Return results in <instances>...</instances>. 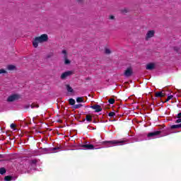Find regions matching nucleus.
<instances>
[{"label": "nucleus", "mask_w": 181, "mask_h": 181, "mask_svg": "<svg viewBox=\"0 0 181 181\" xmlns=\"http://www.w3.org/2000/svg\"><path fill=\"white\" fill-rule=\"evenodd\" d=\"M105 53L106 54H111V50H110V49H105Z\"/></svg>", "instance_id": "obj_28"}, {"label": "nucleus", "mask_w": 181, "mask_h": 181, "mask_svg": "<svg viewBox=\"0 0 181 181\" xmlns=\"http://www.w3.org/2000/svg\"><path fill=\"white\" fill-rule=\"evenodd\" d=\"M176 118L180 119L181 118V112L178 113L176 116Z\"/></svg>", "instance_id": "obj_33"}, {"label": "nucleus", "mask_w": 181, "mask_h": 181, "mask_svg": "<svg viewBox=\"0 0 181 181\" xmlns=\"http://www.w3.org/2000/svg\"><path fill=\"white\" fill-rule=\"evenodd\" d=\"M180 47H174V50H175V52H179V50H180Z\"/></svg>", "instance_id": "obj_30"}, {"label": "nucleus", "mask_w": 181, "mask_h": 181, "mask_svg": "<svg viewBox=\"0 0 181 181\" xmlns=\"http://www.w3.org/2000/svg\"><path fill=\"white\" fill-rule=\"evenodd\" d=\"M179 128H181V124L170 126V129H179Z\"/></svg>", "instance_id": "obj_14"}, {"label": "nucleus", "mask_w": 181, "mask_h": 181, "mask_svg": "<svg viewBox=\"0 0 181 181\" xmlns=\"http://www.w3.org/2000/svg\"><path fill=\"white\" fill-rule=\"evenodd\" d=\"M47 57L49 58V57H50V55H48Z\"/></svg>", "instance_id": "obj_40"}, {"label": "nucleus", "mask_w": 181, "mask_h": 181, "mask_svg": "<svg viewBox=\"0 0 181 181\" xmlns=\"http://www.w3.org/2000/svg\"><path fill=\"white\" fill-rule=\"evenodd\" d=\"M5 181H11L12 180V177L10 175H7L4 177Z\"/></svg>", "instance_id": "obj_21"}, {"label": "nucleus", "mask_w": 181, "mask_h": 181, "mask_svg": "<svg viewBox=\"0 0 181 181\" xmlns=\"http://www.w3.org/2000/svg\"><path fill=\"white\" fill-rule=\"evenodd\" d=\"M95 122H96L95 120H94V121H93V123L95 124Z\"/></svg>", "instance_id": "obj_39"}, {"label": "nucleus", "mask_w": 181, "mask_h": 181, "mask_svg": "<svg viewBox=\"0 0 181 181\" xmlns=\"http://www.w3.org/2000/svg\"><path fill=\"white\" fill-rule=\"evenodd\" d=\"M153 36H155V31L149 30L146 35V40H149V39L153 37Z\"/></svg>", "instance_id": "obj_9"}, {"label": "nucleus", "mask_w": 181, "mask_h": 181, "mask_svg": "<svg viewBox=\"0 0 181 181\" xmlns=\"http://www.w3.org/2000/svg\"><path fill=\"white\" fill-rule=\"evenodd\" d=\"M4 158V156L2 154H0V159H2Z\"/></svg>", "instance_id": "obj_36"}, {"label": "nucleus", "mask_w": 181, "mask_h": 181, "mask_svg": "<svg viewBox=\"0 0 181 181\" xmlns=\"http://www.w3.org/2000/svg\"><path fill=\"white\" fill-rule=\"evenodd\" d=\"M133 73H134V71H132V68L129 67L124 71V76H125V77H131V76H132Z\"/></svg>", "instance_id": "obj_8"}, {"label": "nucleus", "mask_w": 181, "mask_h": 181, "mask_svg": "<svg viewBox=\"0 0 181 181\" xmlns=\"http://www.w3.org/2000/svg\"><path fill=\"white\" fill-rule=\"evenodd\" d=\"M108 103H109L110 104H115V99H114V98H110V99L108 100Z\"/></svg>", "instance_id": "obj_23"}, {"label": "nucleus", "mask_w": 181, "mask_h": 181, "mask_svg": "<svg viewBox=\"0 0 181 181\" xmlns=\"http://www.w3.org/2000/svg\"><path fill=\"white\" fill-rule=\"evenodd\" d=\"M126 142H128V139L106 141H104V144L107 146H115L118 144H125Z\"/></svg>", "instance_id": "obj_2"}, {"label": "nucleus", "mask_w": 181, "mask_h": 181, "mask_svg": "<svg viewBox=\"0 0 181 181\" xmlns=\"http://www.w3.org/2000/svg\"><path fill=\"white\" fill-rule=\"evenodd\" d=\"M146 70H153L155 69V64L150 63L148 64L146 66Z\"/></svg>", "instance_id": "obj_11"}, {"label": "nucleus", "mask_w": 181, "mask_h": 181, "mask_svg": "<svg viewBox=\"0 0 181 181\" xmlns=\"http://www.w3.org/2000/svg\"><path fill=\"white\" fill-rule=\"evenodd\" d=\"M31 163H33V165H36V163H37V160H32Z\"/></svg>", "instance_id": "obj_31"}, {"label": "nucleus", "mask_w": 181, "mask_h": 181, "mask_svg": "<svg viewBox=\"0 0 181 181\" xmlns=\"http://www.w3.org/2000/svg\"><path fill=\"white\" fill-rule=\"evenodd\" d=\"M49 40V36L47 34H42L39 37H35L33 41V47H37L39 46V43H44V42H47Z\"/></svg>", "instance_id": "obj_1"}, {"label": "nucleus", "mask_w": 181, "mask_h": 181, "mask_svg": "<svg viewBox=\"0 0 181 181\" xmlns=\"http://www.w3.org/2000/svg\"><path fill=\"white\" fill-rule=\"evenodd\" d=\"M66 90L69 93H73L74 90L70 85H66Z\"/></svg>", "instance_id": "obj_15"}, {"label": "nucleus", "mask_w": 181, "mask_h": 181, "mask_svg": "<svg viewBox=\"0 0 181 181\" xmlns=\"http://www.w3.org/2000/svg\"><path fill=\"white\" fill-rule=\"evenodd\" d=\"M31 108H39V105H37L36 103H33L31 105Z\"/></svg>", "instance_id": "obj_25"}, {"label": "nucleus", "mask_w": 181, "mask_h": 181, "mask_svg": "<svg viewBox=\"0 0 181 181\" xmlns=\"http://www.w3.org/2000/svg\"><path fill=\"white\" fill-rule=\"evenodd\" d=\"M108 116H109V117H115V112H109Z\"/></svg>", "instance_id": "obj_27"}, {"label": "nucleus", "mask_w": 181, "mask_h": 181, "mask_svg": "<svg viewBox=\"0 0 181 181\" xmlns=\"http://www.w3.org/2000/svg\"><path fill=\"white\" fill-rule=\"evenodd\" d=\"M165 95H166V93H163L162 91L156 92L155 93V97H156L157 98H162L165 97Z\"/></svg>", "instance_id": "obj_10"}, {"label": "nucleus", "mask_w": 181, "mask_h": 181, "mask_svg": "<svg viewBox=\"0 0 181 181\" xmlns=\"http://www.w3.org/2000/svg\"><path fill=\"white\" fill-rule=\"evenodd\" d=\"M180 122H181V118H180L175 121V124H180Z\"/></svg>", "instance_id": "obj_32"}, {"label": "nucleus", "mask_w": 181, "mask_h": 181, "mask_svg": "<svg viewBox=\"0 0 181 181\" xmlns=\"http://www.w3.org/2000/svg\"><path fill=\"white\" fill-rule=\"evenodd\" d=\"M8 70H15L16 69V66L15 65H8L7 66Z\"/></svg>", "instance_id": "obj_18"}, {"label": "nucleus", "mask_w": 181, "mask_h": 181, "mask_svg": "<svg viewBox=\"0 0 181 181\" xmlns=\"http://www.w3.org/2000/svg\"><path fill=\"white\" fill-rule=\"evenodd\" d=\"M6 173V170L5 168H0V175H5Z\"/></svg>", "instance_id": "obj_17"}, {"label": "nucleus", "mask_w": 181, "mask_h": 181, "mask_svg": "<svg viewBox=\"0 0 181 181\" xmlns=\"http://www.w3.org/2000/svg\"><path fill=\"white\" fill-rule=\"evenodd\" d=\"M90 108L95 110V112H100V111H103V107H101V105H93V106H90Z\"/></svg>", "instance_id": "obj_6"}, {"label": "nucleus", "mask_w": 181, "mask_h": 181, "mask_svg": "<svg viewBox=\"0 0 181 181\" xmlns=\"http://www.w3.org/2000/svg\"><path fill=\"white\" fill-rule=\"evenodd\" d=\"M6 73H8L6 70L3 69H0V74H6Z\"/></svg>", "instance_id": "obj_26"}, {"label": "nucleus", "mask_w": 181, "mask_h": 181, "mask_svg": "<svg viewBox=\"0 0 181 181\" xmlns=\"http://www.w3.org/2000/svg\"><path fill=\"white\" fill-rule=\"evenodd\" d=\"M81 107H83V105H81V104L75 105L74 106V110H78V108H81Z\"/></svg>", "instance_id": "obj_20"}, {"label": "nucleus", "mask_w": 181, "mask_h": 181, "mask_svg": "<svg viewBox=\"0 0 181 181\" xmlns=\"http://www.w3.org/2000/svg\"><path fill=\"white\" fill-rule=\"evenodd\" d=\"M162 132L160 131H156L153 132H150L147 134L148 138H153V136H158V135H160Z\"/></svg>", "instance_id": "obj_7"}, {"label": "nucleus", "mask_w": 181, "mask_h": 181, "mask_svg": "<svg viewBox=\"0 0 181 181\" xmlns=\"http://www.w3.org/2000/svg\"><path fill=\"white\" fill-rule=\"evenodd\" d=\"M173 98V95H169L168 96L167 99L165 100V103H168V101H170V100H172Z\"/></svg>", "instance_id": "obj_24"}, {"label": "nucleus", "mask_w": 181, "mask_h": 181, "mask_svg": "<svg viewBox=\"0 0 181 181\" xmlns=\"http://www.w3.org/2000/svg\"><path fill=\"white\" fill-rule=\"evenodd\" d=\"M82 148H86V149H94V145L93 144H82Z\"/></svg>", "instance_id": "obj_12"}, {"label": "nucleus", "mask_w": 181, "mask_h": 181, "mask_svg": "<svg viewBox=\"0 0 181 181\" xmlns=\"http://www.w3.org/2000/svg\"><path fill=\"white\" fill-rule=\"evenodd\" d=\"M110 19L112 20V19H115V17L114 16H110L109 17Z\"/></svg>", "instance_id": "obj_35"}, {"label": "nucleus", "mask_w": 181, "mask_h": 181, "mask_svg": "<svg viewBox=\"0 0 181 181\" xmlns=\"http://www.w3.org/2000/svg\"><path fill=\"white\" fill-rule=\"evenodd\" d=\"M88 121V122H93V116H91L90 115H87L86 119H83V122H84L85 121Z\"/></svg>", "instance_id": "obj_13"}, {"label": "nucleus", "mask_w": 181, "mask_h": 181, "mask_svg": "<svg viewBox=\"0 0 181 181\" xmlns=\"http://www.w3.org/2000/svg\"><path fill=\"white\" fill-rule=\"evenodd\" d=\"M76 103H84V98H83V97L77 98Z\"/></svg>", "instance_id": "obj_16"}, {"label": "nucleus", "mask_w": 181, "mask_h": 181, "mask_svg": "<svg viewBox=\"0 0 181 181\" xmlns=\"http://www.w3.org/2000/svg\"><path fill=\"white\" fill-rule=\"evenodd\" d=\"M10 127H11V129H14V128H16V124H11Z\"/></svg>", "instance_id": "obj_29"}, {"label": "nucleus", "mask_w": 181, "mask_h": 181, "mask_svg": "<svg viewBox=\"0 0 181 181\" xmlns=\"http://www.w3.org/2000/svg\"><path fill=\"white\" fill-rule=\"evenodd\" d=\"M29 107H30V105H26L25 108H29Z\"/></svg>", "instance_id": "obj_37"}, {"label": "nucleus", "mask_w": 181, "mask_h": 181, "mask_svg": "<svg viewBox=\"0 0 181 181\" xmlns=\"http://www.w3.org/2000/svg\"><path fill=\"white\" fill-rule=\"evenodd\" d=\"M62 54H64V64H70L71 63V61H69L67 55V50L64 49L62 51Z\"/></svg>", "instance_id": "obj_5"}, {"label": "nucleus", "mask_w": 181, "mask_h": 181, "mask_svg": "<svg viewBox=\"0 0 181 181\" xmlns=\"http://www.w3.org/2000/svg\"><path fill=\"white\" fill-rule=\"evenodd\" d=\"M74 104H76V100L73 98L69 99V105L74 106Z\"/></svg>", "instance_id": "obj_19"}, {"label": "nucleus", "mask_w": 181, "mask_h": 181, "mask_svg": "<svg viewBox=\"0 0 181 181\" xmlns=\"http://www.w3.org/2000/svg\"><path fill=\"white\" fill-rule=\"evenodd\" d=\"M122 13H128L129 12V9L125 8L121 10Z\"/></svg>", "instance_id": "obj_22"}, {"label": "nucleus", "mask_w": 181, "mask_h": 181, "mask_svg": "<svg viewBox=\"0 0 181 181\" xmlns=\"http://www.w3.org/2000/svg\"><path fill=\"white\" fill-rule=\"evenodd\" d=\"M72 74H74V71H67L62 74L61 75V80H66L67 77H70V76H72Z\"/></svg>", "instance_id": "obj_4"}, {"label": "nucleus", "mask_w": 181, "mask_h": 181, "mask_svg": "<svg viewBox=\"0 0 181 181\" xmlns=\"http://www.w3.org/2000/svg\"><path fill=\"white\" fill-rule=\"evenodd\" d=\"M78 1V2H81V1H83V0H77Z\"/></svg>", "instance_id": "obj_38"}, {"label": "nucleus", "mask_w": 181, "mask_h": 181, "mask_svg": "<svg viewBox=\"0 0 181 181\" xmlns=\"http://www.w3.org/2000/svg\"><path fill=\"white\" fill-rule=\"evenodd\" d=\"M57 149H60V147H55L52 148V151H57Z\"/></svg>", "instance_id": "obj_34"}, {"label": "nucleus", "mask_w": 181, "mask_h": 181, "mask_svg": "<svg viewBox=\"0 0 181 181\" xmlns=\"http://www.w3.org/2000/svg\"><path fill=\"white\" fill-rule=\"evenodd\" d=\"M21 98V95L18 94H13L8 97L7 102L8 103H13V101H16Z\"/></svg>", "instance_id": "obj_3"}]
</instances>
